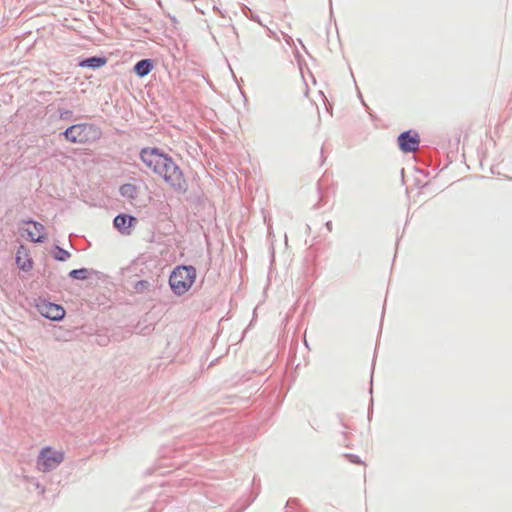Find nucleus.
Here are the masks:
<instances>
[{"label":"nucleus","mask_w":512,"mask_h":512,"mask_svg":"<svg viewBox=\"0 0 512 512\" xmlns=\"http://www.w3.org/2000/svg\"><path fill=\"white\" fill-rule=\"evenodd\" d=\"M140 159L147 169L162 177L172 188L184 191L187 183L178 165L168 154L156 147H146L140 151Z\"/></svg>","instance_id":"1"},{"label":"nucleus","mask_w":512,"mask_h":512,"mask_svg":"<svg viewBox=\"0 0 512 512\" xmlns=\"http://www.w3.org/2000/svg\"><path fill=\"white\" fill-rule=\"evenodd\" d=\"M92 126L89 124H76L66 129L64 136L71 143H86L90 140Z\"/></svg>","instance_id":"4"},{"label":"nucleus","mask_w":512,"mask_h":512,"mask_svg":"<svg viewBox=\"0 0 512 512\" xmlns=\"http://www.w3.org/2000/svg\"><path fill=\"white\" fill-rule=\"evenodd\" d=\"M64 459L62 451L53 450L50 447L42 449L38 458V469L41 471H49L58 466Z\"/></svg>","instance_id":"3"},{"label":"nucleus","mask_w":512,"mask_h":512,"mask_svg":"<svg viewBox=\"0 0 512 512\" xmlns=\"http://www.w3.org/2000/svg\"><path fill=\"white\" fill-rule=\"evenodd\" d=\"M70 257V253L66 250L56 247L54 252V258L58 261H66Z\"/></svg>","instance_id":"13"},{"label":"nucleus","mask_w":512,"mask_h":512,"mask_svg":"<svg viewBox=\"0 0 512 512\" xmlns=\"http://www.w3.org/2000/svg\"><path fill=\"white\" fill-rule=\"evenodd\" d=\"M196 269L193 266H177L169 277L172 291L177 295L185 294L194 284Z\"/></svg>","instance_id":"2"},{"label":"nucleus","mask_w":512,"mask_h":512,"mask_svg":"<svg viewBox=\"0 0 512 512\" xmlns=\"http://www.w3.org/2000/svg\"><path fill=\"white\" fill-rule=\"evenodd\" d=\"M107 59L104 57H90L79 63L80 67L99 68L106 64Z\"/></svg>","instance_id":"11"},{"label":"nucleus","mask_w":512,"mask_h":512,"mask_svg":"<svg viewBox=\"0 0 512 512\" xmlns=\"http://www.w3.org/2000/svg\"><path fill=\"white\" fill-rule=\"evenodd\" d=\"M120 193L126 198L134 199L137 197L138 190L134 184L127 183L120 187Z\"/></svg>","instance_id":"12"},{"label":"nucleus","mask_w":512,"mask_h":512,"mask_svg":"<svg viewBox=\"0 0 512 512\" xmlns=\"http://www.w3.org/2000/svg\"><path fill=\"white\" fill-rule=\"evenodd\" d=\"M37 309L42 316L50 320L58 321L65 316V309L61 305L51 302L42 301L37 304Z\"/></svg>","instance_id":"5"},{"label":"nucleus","mask_w":512,"mask_h":512,"mask_svg":"<svg viewBox=\"0 0 512 512\" xmlns=\"http://www.w3.org/2000/svg\"><path fill=\"white\" fill-rule=\"evenodd\" d=\"M153 69V64L150 59H144L136 63L134 66L135 73L140 76L144 77L147 74L150 73V71Z\"/></svg>","instance_id":"10"},{"label":"nucleus","mask_w":512,"mask_h":512,"mask_svg":"<svg viewBox=\"0 0 512 512\" xmlns=\"http://www.w3.org/2000/svg\"><path fill=\"white\" fill-rule=\"evenodd\" d=\"M86 269H75L70 272V277L74 279H85L86 278Z\"/></svg>","instance_id":"14"},{"label":"nucleus","mask_w":512,"mask_h":512,"mask_svg":"<svg viewBox=\"0 0 512 512\" xmlns=\"http://www.w3.org/2000/svg\"><path fill=\"white\" fill-rule=\"evenodd\" d=\"M147 284H148V282H147V281H140V282L138 283V285H142V286H146Z\"/></svg>","instance_id":"15"},{"label":"nucleus","mask_w":512,"mask_h":512,"mask_svg":"<svg viewBox=\"0 0 512 512\" xmlns=\"http://www.w3.org/2000/svg\"><path fill=\"white\" fill-rule=\"evenodd\" d=\"M16 264L23 271H30L33 268V261L29 250L20 246L16 253Z\"/></svg>","instance_id":"8"},{"label":"nucleus","mask_w":512,"mask_h":512,"mask_svg":"<svg viewBox=\"0 0 512 512\" xmlns=\"http://www.w3.org/2000/svg\"><path fill=\"white\" fill-rule=\"evenodd\" d=\"M419 136L410 131L403 132L398 137V144L403 152H415L419 146Z\"/></svg>","instance_id":"6"},{"label":"nucleus","mask_w":512,"mask_h":512,"mask_svg":"<svg viewBox=\"0 0 512 512\" xmlns=\"http://www.w3.org/2000/svg\"><path fill=\"white\" fill-rule=\"evenodd\" d=\"M137 222V219L133 216L120 214L115 217L113 224L114 227L124 235L131 234V227Z\"/></svg>","instance_id":"7"},{"label":"nucleus","mask_w":512,"mask_h":512,"mask_svg":"<svg viewBox=\"0 0 512 512\" xmlns=\"http://www.w3.org/2000/svg\"><path fill=\"white\" fill-rule=\"evenodd\" d=\"M28 227L26 228L27 234L29 238L34 242H42L45 238L44 231L45 228L41 223L28 221L26 223Z\"/></svg>","instance_id":"9"}]
</instances>
